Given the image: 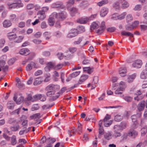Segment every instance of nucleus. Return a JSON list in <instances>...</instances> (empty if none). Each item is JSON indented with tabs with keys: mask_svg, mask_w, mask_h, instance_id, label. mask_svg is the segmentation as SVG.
I'll use <instances>...</instances> for the list:
<instances>
[{
	"mask_svg": "<svg viewBox=\"0 0 147 147\" xmlns=\"http://www.w3.org/2000/svg\"><path fill=\"white\" fill-rule=\"evenodd\" d=\"M59 89V85L51 84L45 88V90L47 91L46 94L47 96L50 97L51 99L54 100L58 98L60 95V93L58 91Z\"/></svg>",
	"mask_w": 147,
	"mask_h": 147,
	"instance_id": "1",
	"label": "nucleus"
},
{
	"mask_svg": "<svg viewBox=\"0 0 147 147\" xmlns=\"http://www.w3.org/2000/svg\"><path fill=\"white\" fill-rule=\"evenodd\" d=\"M7 5L9 9L22 7L23 6V4L22 3L21 1L20 0L17 1L16 2L13 3H7Z\"/></svg>",
	"mask_w": 147,
	"mask_h": 147,
	"instance_id": "2",
	"label": "nucleus"
},
{
	"mask_svg": "<svg viewBox=\"0 0 147 147\" xmlns=\"http://www.w3.org/2000/svg\"><path fill=\"white\" fill-rule=\"evenodd\" d=\"M79 34L78 30L76 29H72L70 30L67 35V37L72 38L77 35Z\"/></svg>",
	"mask_w": 147,
	"mask_h": 147,
	"instance_id": "3",
	"label": "nucleus"
},
{
	"mask_svg": "<svg viewBox=\"0 0 147 147\" xmlns=\"http://www.w3.org/2000/svg\"><path fill=\"white\" fill-rule=\"evenodd\" d=\"M36 67L35 63L33 61H31L27 65L26 67V70L27 71H30L33 68Z\"/></svg>",
	"mask_w": 147,
	"mask_h": 147,
	"instance_id": "4",
	"label": "nucleus"
},
{
	"mask_svg": "<svg viewBox=\"0 0 147 147\" xmlns=\"http://www.w3.org/2000/svg\"><path fill=\"white\" fill-rule=\"evenodd\" d=\"M17 94L15 93L14 96L13 97V100L16 102V103L18 104H20L22 102L24 99V98L23 96L21 95H20V97L17 100Z\"/></svg>",
	"mask_w": 147,
	"mask_h": 147,
	"instance_id": "5",
	"label": "nucleus"
},
{
	"mask_svg": "<svg viewBox=\"0 0 147 147\" xmlns=\"http://www.w3.org/2000/svg\"><path fill=\"white\" fill-rule=\"evenodd\" d=\"M142 64V61L138 59L134 61L132 64V66L134 67L139 68L141 67Z\"/></svg>",
	"mask_w": 147,
	"mask_h": 147,
	"instance_id": "6",
	"label": "nucleus"
},
{
	"mask_svg": "<svg viewBox=\"0 0 147 147\" xmlns=\"http://www.w3.org/2000/svg\"><path fill=\"white\" fill-rule=\"evenodd\" d=\"M105 28V23L103 21L101 22L100 28L98 29L97 32L98 34L102 33Z\"/></svg>",
	"mask_w": 147,
	"mask_h": 147,
	"instance_id": "7",
	"label": "nucleus"
},
{
	"mask_svg": "<svg viewBox=\"0 0 147 147\" xmlns=\"http://www.w3.org/2000/svg\"><path fill=\"white\" fill-rule=\"evenodd\" d=\"M138 134V132L136 130L133 129H131L128 131L127 135L129 136H132L133 138H135L137 136Z\"/></svg>",
	"mask_w": 147,
	"mask_h": 147,
	"instance_id": "8",
	"label": "nucleus"
},
{
	"mask_svg": "<svg viewBox=\"0 0 147 147\" xmlns=\"http://www.w3.org/2000/svg\"><path fill=\"white\" fill-rule=\"evenodd\" d=\"M55 15L57 16V18L60 19L61 20H63L66 17V13L65 12H61L60 13H59L58 14L56 13Z\"/></svg>",
	"mask_w": 147,
	"mask_h": 147,
	"instance_id": "9",
	"label": "nucleus"
},
{
	"mask_svg": "<svg viewBox=\"0 0 147 147\" xmlns=\"http://www.w3.org/2000/svg\"><path fill=\"white\" fill-rule=\"evenodd\" d=\"M55 66V64L54 63L51 62H49L47 64V66L45 68V71H49L51 69H52Z\"/></svg>",
	"mask_w": 147,
	"mask_h": 147,
	"instance_id": "10",
	"label": "nucleus"
},
{
	"mask_svg": "<svg viewBox=\"0 0 147 147\" xmlns=\"http://www.w3.org/2000/svg\"><path fill=\"white\" fill-rule=\"evenodd\" d=\"M131 119L132 122H133L132 127L135 128H136V126L138 125V123L137 121V117L136 115H133L131 116Z\"/></svg>",
	"mask_w": 147,
	"mask_h": 147,
	"instance_id": "11",
	"label": "nucleus"
},
{
	"mask_svg": "<svg viewBox=\"0 0 147 147\" xmlns=\"http://www.w3.org/2000/svg\"><path fill=\"white\" fill-rule=\"evenodd\" d=\"M20 55H27L30 53V51L27 49L23 48L21 49L19 52Z\"/></svg>",
	"mask_w": 147,
	"mask_h": 147,
	"instance_id": "12",
	"label": "nucleus"
},
{
	"mask_svg": "<svg viewBox=\"0 0 147 147\" xmlns=\"http://www.w3.org/2000/svg\"><path fill=\"white\" fill-rule=\"evenodd\" d=\"M43 82V80L41 77H38L34 79L33 82L34 86L38 85L41 84Z\"/></svg>",
	"mask_w": 147,
	"mask_h": 147,
	"instance_id": "13",
	"label": "nucleus"
},
{
	"mask_svg": "<svg viewBox=\"0 0 147 147\" xmlns=\"http://www.w3.org/2000/svg\"><path fill=\"white\" fill-rule=\"evenodd\" d=\"M37 17L39 20H42L45 18L46 15L45 14L42 12V11H39L37 13Z\"/></svg>",
	"mask_w": 147,
	"mask_h": 147,
	"instance_id": "14",
	"label": "nucleus"
},
{
	"mask_svg": "<svg viewBox=\"0 0 147 147\" xmlns=\"http://www.w3.org/2000/svg\"><path fill=\"white\" fill-rule=\"evenodd\" d=\"M145 102L144 101H142L140 102L137 106L138 110L140 111L143 110L145 107Z\"/></svg>",
	"mask_w": 147,
	"mask_h": 147,
	"instance_id": "15",
	"label": "nucleus"
},
{
	"mask_svg": "<svg viewBox=\"0 0 147 147\" xmlns=\"http://www.w3.org/2000/svg\"><path fill=\"white\" fill-rule=\"evenodd\" d=\"M126 73V69L125 67H121L119 70V74L121 76H124Z\"/></svg>",
	"mask_w": 147,
	"mask_h": 147,
	"instance_id": "16",
	"label": "nucleus"
},
{
	"mask_svg": "<svg viewBox=\"0 0 147 147\" xmlns=\"http://www.w3.org/2000/svg\"><path fill=\"white\" fill-rule=\"evenodd\" d=\"M108 12V9L106 8H103L100 11V15L102 17H104L107 13Z\"/></svg>",
	"mask_w": 147,
	"mask_h": 147,
	"instance_id": "17",
	"label": "nucleus"
},
{
	"mask_svg": "<svg viewBox=\"0 0 147 147\" xmlns=\"http://www.w3.org/2000/svg\"><path fill=\"white\" fill-rule=\"evenodd\" d=\"M68 134L69 137L74 136L76 133V130L75 128H71L68 131Z\"/></svg>",
	"mask_w": 147,
	"mask_h": 147,
	"instance_id": "18",
	"label": "nucleus"
},
{
	"mask_svg": "<svg viewBox=\"0 0 147 147\" xmlns=\"http://www.w3.org/2000/svg\"><path fill=\"white\" fill-rule=\"evenodd\" d=\"M100 23L98 22H93L90 26V29L91 30H93L94 29L97 28L99 27Z\"/></svg>",
	"mask_w": 147,
	"mask_h": 147,
	"instance_id": "19",
	"label": "nucleus"
},
{
	"mask_svg": "<svg viewBox=\"0 0 147 147\" xmlns=\"http://www.w3.org/2000/svg\"><path fill=\"white\" fill-rule=\"evenodd\" d=\"M7 36L9 39L10 40H13L16 38V34L11 32L8 33L7 34Z\"/></svg>",
	"mask_w": 147,
	"mask_h": 147,
	"instance_id": "20",
	"label": "nucleus"
},
{
	"mask_svg": "<svg viewBox=\"0 0 147 147\" xmlns=\"http://www.w3.org/2000/svg\"><path fill=\"white\" fill-rule=\"evenodd\" d=\"M89 19L87 17L80 18L78 19L77 21L78 23L80 24H86L88 21Z\"/></svg>",
	"mask_w": 147,
	"mask_h": 147,
	"instance_id": "21",
	"label": "nucleus"
},
{
	"mask_svg": "<svg viewBox=\"0 0 147 147\" xmlns=\"http://www.w3.org/2000/svg\"><path fill=\"white\" fill-rule=\"evenodd\" d=\"M140 78L144 80L143 82H147V73L144 70L141 73Z\"/></svg>",
	"mask_w": 147,
	"mask_h": 147,
	"instance_id": "22",
	"label": "nucleus"
},
{
	"mask_svg": "<svg viewBox=\"0 0 147 147\" xmlns=\"http://www.w3.org/2000/svg\"><path fill=\"white\" fill-rule=\"evenodd\" d=\"M12 25L11 22L9 20H5L3 22V26L5 28H7L10 26Z\"/></svg>",
	"mask_w": 147,
	"mask_h": 147,
	"instance_id": "23",
	"label": "nucleus"
},
{
	"mask_svg": "<svg viewBox=\"0 0 147 147\" xmlns=\"http://www.w3.org/2000/svg\"><path fill=\"white\" fill-rule=\"evenodd\" d=\"M127 87L125 83L123 81L119 83V87L120 90L123 91Z\"/></svg>",
	"mask_w": 147,
	"mask_h": 147,
	"instance_id": "24",
	"label": "nucleus"
},
{
	"mask_svg": "<svg viewBox=\"0 0 147 147\" xmlns=\"http://www.w3.org/2000/svg\"><path fill=\"white\" fill-rule=\"evenodd\" d=\"M136 76L135 74H134L131 75L129 76L127 79V82L129 83L132 82L135 78Z\"/></svg>",
	"mask_w": 147,
	"mask_h": 147,
	"instance_id": "25",
	"label": "nucleus"
},
{
	"mask_svg": "<svg viewBox=\"0 0 147 147\" xmlns=\"http://www.w3.org/2000/svg\"><path fill=\"white\" fill-rule=\"evenodd\" d=\"M88 78V76L84 74L82 75L80 77L79 80V84H81L87 80Z\"/></svg>",
	"mask_w": 147,
	"mask_h": 147,
	"instance_id": "26",
	"label": "nucleus"
},
{
	"mask_svg": "<svg viewBox=\"0 0 147 147\" xmlns=\"http://www.w3.org/2000/svg\"><path fill=\"white\" fill-rule=\"evenodd\" d=\"M122 2L121 0H119L113 4L114 7L116 9H119L120 8V5Z\"/></svg>",
	"mask_w": 147,
	"mask_h": 147,
	"instance_id": "27",
	"label": "nucleus"
},
{
	"mask_svg": "<svg viewBox=\"0 0 147 147\" xmlns=\"http://www.w3.org/2000/svg\"><path fill=\"white\" fill-rule=\"evenodd\" d=\"M121 7L123 9H125L129 6V3L127 1L123 0H122V2L121 3Z\"/></svg>",
	"mask_w": 147,
	"mask_h": 147,
	"instance_id": "28",
	"label": "nucleus"
},
{
	"mask_svg": "<svg viewBox=\"0 0 147 147\" xmlns=\"http://www.w3.org/2000/svg\"><path fill=\"white\" fill-rule=\"evenodd\" d=\"M56 141V139L55 138H48L46 139V143L47 144H51L54 143Z\"/></svg>",
	"mask_w": 147,
	"mask_h": 147,
	"instance_id": "29",
	"label": "nucleus"
},
{
	"mask_svg": "<svg viewBox=\"0 0 147 147\" xmlns=\"http://www.w3.org/2000/svg\"><path fill=\"white\" fill-rule=\"evenodd\" d=\"M123 118L121 115L117 114L115 116L114 120L115 121L119 122L121 121Z\"/></svg>",
	"mask_w": 147,
	"mask_h": 147,
	"instance_id": "30",
	"label": "nucleus"
},
{
	"mask_svg": "<svg viewBox=\"0 0 147 147\" xmlns=\"http://www.w3.org/2000/svg\"><path fill=\"white\" fill-rule=\"evenodd\" d=\"M40 117V114L39 113H36L30 116V118L32 119H39Z\"/></svg>",
	"mask_w": 147,
	"mask_h": 147,
	"instance_id": "31",
	"label": "nucleus"
},
{
	"mask_svg": "<svg viewBox=\"0 0 147 147\" xmlns=\"http://www.w3.org/2000/svg\"><path fill=\"white\" fill-rule=\"evenodd\" d=\"M104 136L105 139L107 140H109L112 138V134L110 132H108L105 134Z\"/></svg>",
	"mask_w": 147,
	"mask_h": 147,
	"instance_id": "32",
	"label": "nucleus"
},
{
	"mask_svg": "<svg viewBox=\"0 0 147 147\" xmlns=\"http://www.w3.org/2000/svg\"><path fill=\"white\" fill-rule=\"evenodd\" d=\"M77 29L78 32L79 34L84 32L85 30L84 27L83 26H79L77 27Z\"/></svg>",
	"mask_w": 147,
	"mask_h": 147,
	"instance_id": "33",
	"label": "nucleus"
},
{
	"mask_svg": "<svg viewBox=\"0 0 147 147\" xmlns=\"http://www.w3.org/2000/svg\"><path fill=\"white\" fill-rule=\"evenodd\" d=\"M45 78L44 80L45 82H47L50 80L51 75L49 73L45 74Z\"/></svg>",
	"mask_w": 147,
	"mask_h": 147,
	"instance_id": "34",
	"label": "nucleus"
},
{
	"mask_svg": "<svg viewBox=\"0 0 147 147\" xmlns=\"http://www.w3.org/2000/svg\"><path fill=\"white\" fill-rule=\"evenodd\" d=\"M121 34L122 35L124 36H130L131 37H133L134 36L132 34L129 32H126L125 31H123L121 32Z\"/></svg>",
	"mask_w": 147,
	"mask_h": 147,
	"instance_id": "35",
	"label": "nucleus"
},
{
	"mask_svg": "<svg viewBox=\"0 0 147 147\" xmlns=\"http://www.w3.org/2000/svg\"><path fill=\"white\" fill-rule=\"evenodd\" d=\"M20 128V126L18 125H13L10 127V128L12 131H15L18 130Z\"/></svg>",
	"mask_w": 147,
	"mask_h": 147,
	"instance_id": "36",
	"label": "nucleus"
},
{
	"mask_svg": "<svg viewBox=\"0 0 147 147\" xmlns=\"http://www.w3.org/2000/svg\"><path fill=\"white\" fill-rule=\"evenodd\" d=\"M108 2V0H102L101 1L98 2L97 3V5L100 7L101 6L107 3Z\"/></svg>",
	"mask_w": 147,
	"mask_h": 147,
	"instance_id": "37",
	"label": "nucleus"
},
{
	"mask_svg": "<svg viewBox=\"0 0 147 147\" xmlns=\"http://www.w3.org/2000/svg\"><path fill=\"white\" fill-rule=\"evenodd\" d=\"M126 15V13L125 12H124L119 16L117 15L116 18H117V19L118 20H121L125 18V16Z\"/></svg>",
	"mask_w": 147,
	"mask_h": 147,
	"instance_id": "38",
	"label": "nucleus"
},
{
	"mask_svg": "<svg viewBox=\"0 0 147 147\" xmlns=\"http://www.w3.org/2000/svg\"><path fill=\"white\" fill-rule=\"evenodd\" d=\"M17 143L16 137L14 135L11 138V144L12 145H14Z\"/></svg>",
	"mask_w": 147,
	"mask_h": 147,
	"instance_id": "39",
	"label": "nucleus"
},
{
	"mask_svg": "<svg viewBox=\"0 0 147 147\" xmlns=\"http://www.w3.org/2000/svg\"><path fill=\"white\" fill-rule=\"evenodd\" d=\"M41 97H42V95L40 94H38L33 96L34 100L33 101L34 102L35 101L40 98Z\"/></svg>",
	"mask_w": 147,
	"mask_h": 147,
	"instance_id": "40",
	"label": "nucleus"
},
{
	"mask_svg": "<svg viewBox=\"0 0 147 147\" xmlns=\"http://www.w3.org/2000/svg\"><path fill=\"white\" fill-rule=\"evenodd\" d=\"M70 13L72 16H73L77 12V10L75 8H72L69 9Z\"/></svg>",
	"mask_w": 147,
	"mask_h": 147,
	"instance_id": "41",
	"label": "nucleus"
},
{
	"mask_svg": "<svg viewBox=\"0 0 147 147\" xmlns=\"http://www.w3.org/2000/svg\"><path fill=\"white\" fill-rule=\"evenodd\" d=\"M48 23L50 26H53L55 23L53 18L52 17H50L48 19Z\"/></svg>",
	"mask_w": 147,
	"mask_h": 147,
	"instance_id": "42",
	"label": "nucleus"
},
{
	"mask_svg": "<svg viewBox=\"0 0 147 147\" xmlns=\"http://www.w3.org/2000/svg\"><path fill=\"white\" fill-rule=\"evenodd\" d=\"M23 38V36H19L17 37H16V38L15 39V42L18 43L22 41Z\"/></svg>",
	"mask_w": 147,
	"mask_h": 147,
	"instance_id": "43",
	"label": "nucleus"
},
{
	"mask_svg": "<svg viewBox=\"0 0 147 147\" xmlns=\"http://www.w3.org/2000/svg\"><path fill=\"white\" fill-rule=\"evenodd\" d=\"M147 132V127H145L142 128L141 130V134L142 135L146 134Z\"/></svg>",
	"mask_w": 147,
	"mask_h": 147,
	"instance_id": "44",
	"label": "nucleus"
},
{
	"mask_svg": "<svg viewBox=\"0 0 147 147\" xmlns=\"http://www.w3.org/2000/svg\"><path fill=\"white\" fill-rule=\"evenodd\" d=\"M21 108H19L15 110L11 113V114L12 115H18L20 111Z\"/></svg>",
	"mask_w": 147,
	"mask_h": 147,
	"instance_id": "45",
	"label": "nucleus"
},
{
	"mask_svg": "<svg viewBox=\"0 0 147 147\" xmlns=\"http://www.w3.org/2000/svg\"><path fill=\"white\" fill-rule=\"evenodd\" d=\"M123 98L126 101L128 102H131L133 99L131 97L128 96H124Z\"/></svg>",
	"mask_w": 147,
	"mask_h": 147,
	"instance_id": "46",
	"label": "nucleus"
},
{
	"mask_svg": "<svg viewBox=\"0 0 147 147\" xmlns=\"http://www.w3.org/2000/svg\"><path fill=\"white\" fill-rule=\"evenodd\" d=\"M80 71H76L73 72L71 75V76L72 78H74L78 76L80 73Z\"/></svg>",
	"mask_w": 147,
	"mask_h": 147,
	"instance_id": "47",
	"label": "nucleus"
},
{
	"mask_svg": "<svg viewBox=\"0 0 147 147\" xmlns=\"http://www.w3.org/2000/svg\"><path fill=\"white\" fill-rule=\"evenodd\" d=\"M49 7L47 6H45L42 7L41 10L40 11H42V12L45 13L46 12H47L49 10Z\"/></svg>",
	"mask_w": 147,
	"mask_h": 147,
	"instance_id": "48",
	"label": "nucleus"
},
{
	"mask_svg": "<svg viewBox=\"0 0 147 147\" xmlns=\"http://www.w3.org/2000/svg\"><path fill=\"white\" fill-rule=\"evenodd\" d=\"M133 20V17L131 14H128L126 17V20L128 22Z\"/></svg>",
	"mask_w": 147,
	"mask_h": 147,
	"instance_id": "49",
	"label": "nucleus"
},
{
	"mask_svg": "<svg viewBox=\"0 0 147 147\" xmlns=\"http://www.w3.org/2000/svg\"><path fill=\"white\" fill-rule=\"evenodd\" d=\"M121 135V134L119 132H118L117 131H114V133L113 136L115 138H117V137L120 136Z\"/></svg>",
	"mask_w": 147,
	"mask_h": 147,
	"instance_id": "50",
	"label": "nucleus"
},
{
	"mask_svg": "<svg viewBox=\"0 0 147 147\" xmlns=\"http://www.w3.org/2000/svg\"><path fill=\"white\" fill-rule=\"evenodd\" d=\"M14 107V104L11 102H9L7 104V107L9 109H13Z\"/></svg>",
	"mask_w": 147,
	"mask_h": 147,
	"instance_id": "51",
	"label": "nucleus"
},
{
	"mask_svg": "<svg viewBox=\"0 0 147 147\" xmlns=\"http://www.w3.org/2000/svg\"><path fill=\"white\" fill-rule=\"evenodd\" d=\"M82 40V37H80L76 41H75L74 42V45H79V44L81 42Z\"/></svg>",
	"mask_w": 147,
	"mask_h": 147,
	"instance_id": "52",
	"label": "nucleus"
},
{
	"mask_svg": "<svg viewBox=\"0 0 147 147\" xmlns=\"http://www.w3.org/2000/svg\"><path fill=\"white\" fill-rule=\"evenodd\" d=\"M42 70H38L35 72L34 75L36 76H37L42 74Z\"/></svg>",
	"mask_w": 147,
	"mask_h": 147,
	"instance_id": "53",
	"label": "nucleus"
},
{
	"mask_svg": "<svg viewBox=\"0 0 147 147\" xmlns=\"http://www.w3.org/2000/svg\"><path fill=\"white\" fill-rule=\"evenodd\" d=\"M110 115H108L107 114H106V116H105L103 120V122H107L108 120H109L110 119Z\"/></svg>",
	"mask_w": 147,
	"mask_h": 147,
	"instance_id": "54",
	"label": "nucleus"
},
{
	"mask_svg": "<svg viewBox=\"0 0 147 147\" xmlns=\"http://www.w3.org/2000/svg\"><path fill=\"white\" fill-rule=\"evenodd\" d=\"M116 30L115 28L114 27H111L108 28L107 29V32H114Z\"/></svg>",
	"mask_w": 147,
	"mask_h": 147,
	"instance_id": "55",
	"label": "nucleus"
},
{
	"mask_svg": "<svg viewBox=\"0 0 147 147\" xmlns=\"http://www.w3.org/2000/svg\"><path fill=\"white\" fill-rule=\"evenodd\" d=\"M104 133V130L103 127H99V134L100 135H102Z\"/></svg>",
	"mask_w": 147,
	"mask_h": 147,
	"instance_id": "56",
	"label": "nucleus"
},
{
	"mask_svg": "<svg viewBox=\"0 0 147 147\" xmlns=\"http://www.w3.org/2000/svg\"><path fill=\"white\" fill-rule=\"evenodd\" d=\"M82 132V127L81 125H78L77 129V132L79 134H80Z\"/></svg>",
	"mask_w": 147,
	"mask_h": 147,
	"instance_id": "57",
	"label": "nucleus"
},
{
	"mask_svg": "<svg viewBox=\"0 0 147 147\" xmlns=\"http://www.w3.org/2000/svg\"><path fill=\"white\" fill-rule=\"evenodd\" d=\"M139 22L138 21H136L132 24L131 26L133 27H134V28L136 27L139 24Z\"/></svg>",
	"mask_w": 147,
	"mask_h": 147,
	"instance_id": "58",
	"label": "nucleus"
},
{
	"mask_svg": "<svg viewBox=\"0 0 147 147\" xmlns=\"http://www.w3.org/2000/svg\"><path fill=\"white\" fill-rule=\"evenodd\" d=\"M27 98V100L29 101H30L32 102H34L33 101V100H34L33 96L32 97L31 95L30 94H28V95Z\"/></svg>",
	"mask_w": 147,
	"mask_h": 147,
	"instance_id": "59",
	"label": "nucleus"
},
{
	"mask_svg": "<svg viewBox=\"0 0 147 147\" xmlns=\"http://www.w3.org/2000/svg\"><path fill=\"white\" fill-rule=\"evenodd\" d=\"M104 123V125L105 127H108L110 126V125L112 124V121H109L108 122H105Z\"/></svg>",
	"mask_w": 147,
	"mask_h": 147,
	"instance_id": "60",
	"label": "nucleus"
},
{
	"mask_svg": "<svg viewBox=\"0 0 147 147\" xmlns=\"http://www.w3.org/2000/svg\"><path fill=\"white\" fill-rule=\"evenodd\" d=\"M141 9V6L140 5H136L134 8V10L135 11H139Z\"/></svg>",
	"mask_w": 147,
	"mask_h": 147,
	"instance_id": "61",
	"label": "nucleus"
},
{
	"mask_svg": "<svg viewBox=\"0 0 147 147\" xmlns=\"http://www.w3.org/2000/svg\"><path fill=\"white\" fill-rule=\"evenodd\" d=\"M15 59L14 58L10 59L8 61V63L9 65L13 64L15 62Z\"/></svg>",
	"mask_w": 147,
	"mask_h": 147,
	"instance_id": "62",
	"label": "nucleus"
},
{
	"mask_svg": "<svg viewBox=\"0 0 147 147\" xmlns=\"http://www.w3.org/2000/svg\"><path fill=\"white\" fill-rule=\"evenodd\" d=\"M63 65V64H58L55 67V68L56 69H60L62 68Z\"/></svg>",
	"mask_w": 147,
	"mask_h": 147,
	"instance_id": "63",
	"label": "nucleus"
},
{
	"mask_svg": "<svg viewBox=\"0 0 147 147\" xmlns=\"http://www.w3.org/2000/svg\"><path fill=\"white\" fill-rule=\"evenodd\" d=\"M42 55L45 57H48L50 55V53L49 51H45L42 53Z\"/></svg>",
	"mask_w": 147,
	"mask_h": 147,
	"instance_id": "64",
	"label": "nucleus"
}]
</instances>
